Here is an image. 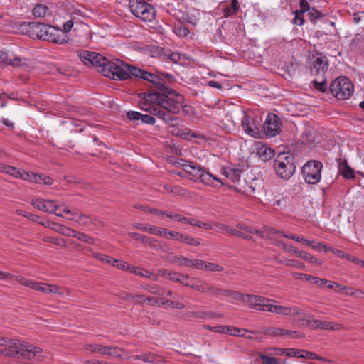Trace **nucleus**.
I'll use <instances>...</instances> for the list:
<instances>
[{
    "label": "nucleus",
    "mask_w": 364,
    "mask_h": 364,
    "mask_svg": "<svg viewBox=\"0 0 364 364\" xmlns=\"http://www.w3.org/2000/svg\"><path fill=\"white\" fill-rule=\"evenodd\" d=\"M79 58L87 65L95 66L104 76L114 80H124L132 77L140 78L141 69L124 63L119 59H108L94 51L81 50Z\"/></svg>",
    "instance_id": "obj_1"
},
{
    "label": "nucleus",
    "mask_w": 364,
    "mask_h": 364,
    "mask_svg": "<svg viewBox=\"0 0 364 364\" xmlns=\"http://www.w3.org/2000/svg\"><path fill=\"white\" fill-rule=\"evenodd\" d=\"M140 78L148 80L156 87L154 92L148 93L146 100L160 102L171 112L178 113L180 112L183 96L166 85L173 79L171 74L158 72L157 75H154L141 70Z\"/></svg>",
    "instance_id": "obj_2"
},
{
    "label": "nucleus",
    "mask_w": 364,
    "mask_h": 364,
    "mask_svg": "<svg viewBox=\"0 0 364 364\" xmlns=\"http://www.w3.org/2000/svg\"><path fill=\"white\" fill-rule=\"evenodd\" d=\"M0 345H7L10 349L5 353L6 355L14 356L17 358L33 359L43 361L44 358L41 355L42 350L28 343H20L18 341H7L5 338H0ZM1 353H4L0 351Z\"/></svg>",
    "instance_id": "obj_3"
},
{
    "label": "nucleus",
    "mask_w": 364,
    "mask_h": 364,
    "mask_svg": "<svg viewBox=\"0 0 364 364\" xmlns=\"http://www.w3.org/2000/svg\"><path fill=\"white\" fill-rule=\"evenodd\" d=\"M28 26L39 39L57 44H63L67 42L66 36L62 31L52 26L41 23H31Z\"/></svg>",
    "instance_id": "obj_4"
},
{
    "label": "nucleus",
    "mask_w": 364,
    "mask_h": 364,
    "mask_svg": "<svg viewBox=\"0 0 364 364\" xmlns=\"http://www.w3.org/2000/svg\"><path fill=\"white\" fill-rule=\"evenodd\" d=\"M148 93H140L139 95V105L142 109L149 112L151 114L156 116L159 119L163 120L165 123L168 124L173 121H176L177 117L173 114L176 113H173L168 111L163 105L159 102H151L146 100V97Z\"/></svg>",
    "instance_id": "obj_5"
},
{
    "label": "nucleus",
    "mask_w": 364,
    "mask_h": 364,
    "mask_svg": "<svg viewBox=\"0 0 364 364\" xmlns=\"http://www.w3.org/2000/svg\"><path fill=\"white\" fill-rule=\"evenodd\" d=\"M294 157L287 153H280L274 162L277 174L283 179H289L294 173Z\"/></svg>",
    "instance_id": "obj_6"
},
{
    "label": "nucleus",
    "mask_w": 364,
    "mask_h": 364,
    "mask_svg": "<svg viewBox=\"0 0 364 364\" xmlns=\"http://www.w3.org/2000/svg\"><path fill=\"white\" fill-rule=\"evenodd\" d=\"M242 121L241 127L244 132L254 138L260 136V127L262 124V117L255 114H246L245 111L241 110Z\"/></svg>",
    "instance_id": "obj_7"
},
{
    "label": "nucleus",
    "mask_w": 364,
    "mask_h": 364,
    "mask_svg": "<svg viewBox=\"0 0 364 364\" xmlns=\"http://www.w3.org/2000/svg\"><path fill=\"white\" fill-rule=\"evenodd\" d=\"M353 85L346 77H338L330 85L331 94L341 100L349 98L353 94Z\"/></svg>",
    "instance_id": "obj_8"
},
{
    "label": "nucleus",
    "mask_w": 364,
    "mask_h": 364,
    "mask_svg": "<svg viewBox=\"0 0 364 364\" xmlns=\"http://www.w3.org/2000/svg\"><path fill=\"white\" fill-rule=\"evenodd\" d=\"M131 12L144 21L151 22L155 18L154 8L143 0H129Z\"/></svg>",
    "instance_id": "obj_9"
},
{
    "label": "nucleus",
    "mask_w": 364,
    "mask_h": 364,
    "mask_svg": "<svg viewBox=\"0 0 364 364\" xmlns=\"http://www.w3.org/2000/svg\"><path fill=\"white\" fill-rule=\"evenodd\" d=\"M323 164L318 161H309L302 168V174L305 181L309 184L318 183L321 178Z\"/></svg>",
    "instance_id": "obj_10"
},
{
    "label": "nucleus",
    "mask_w": 364,
    "mask_h": 364,
    "mask_svg": "<svg viewBox=\"0 0 364 364\" xmlns=\"http://www.w3.org/2000/svg\"><path fill=\"white\" fill-rule=\"evenodd\" d=\"M85 349L92 353L107 355L113 358H118L122 360L129 359V357L125 353V350L117 347L102 346L98 343L86 344Z\"/></svg>",
    "instance_id": "obj_11"
},
{
    "label": "nucleus",
    "mask_w": 364,
    "mask_h": 364,
    "mask_svg": "<svg viewBox=\"0 0 364 364\" xmlns=\"http://www.w3.org/2000/svg\"><path fill=\"white\" fill-rule=\"evenodd\" d=\"M179 282L186 287L208 295L209 291H213L215 290L213 285L206 282L199 277H190L188 274H181Z\"/></svg>",
    "instance_id": "obj_12"
},
{
    "label": "nucleus",
    "mask_w": 364,
    "mask_h": 364,
    "mask_svg": "<svg viewBox=\"0 0 364 364\" xmlns=\"http://www.w3.org/2000/svg\"><path fill=\"white\" fill-rule=\"evenodd\" d=\"M31 203L35 208L41 211L53 213L59 217H63L62 213H58V210L60 208L61 205L57 204L54 200L38 198L32 199Z\"/></svg>",
    "instance_id": "obj_13"
},
{
    "label": "nucleus",
    "mask_w": 364,
    "mask_h": 364,
    "mask_svg": "<svg viewBox=\"0 0 364 364\" xmlns=\"http://www.w3.org/2000/svg\"><path fill=\"white\" fill-rule=\"evenodd\" d=\"M272 302L273 299L255 294H247L245 301L250 308L262 311H268Z\"/></svg>",
    "instance_id": "obj_14"
},
{
    "label": "nucleus",
    "mask_w": 364,
    "mask_h": 364,
    "mask_svg": "<svg viewBox=\"0 0 364 364\" xmlns=\"http://www.w3.org/2000/svg\"><path fill=\"white\" fill-rule=\"evenodd\" d=\"M268 312L291 317H298L301 314V311L296 306H284L275 300L270 304Z\"/></svg>",
    "instance_id": "obj_15"
},
{
    "label": "nucleus",
    "mask_w": 364,
    "mask_h": 364,
    "mask_svg": "<svg viewBox=\"0 0 364 364\" xmlns=\"http://www.w3.org/2000/svg\"><path fill=\"white\" fill-rule=\"evenodd\" d=\"M281 121L273 114H269L264 122L263 129L265 134L269 136H274L280 131Z\"/></svg>",
    "instance_id": "obj_16"
},
{
    "label": "nucleus",
    "mask_w": 364,
    "mask_h": 364,
    "mask_svg": "<svg viewBox=\"0 0 364 364\" xmlns=\"http://www.w3.org/2000/svg\"><path fill=\"white\" fill-rule=\"evenodd\" d=\"M214 289H215L213 291H209L208 295L215 296V295H223L229 299V300L233 303L243 302L246 301L247 294H242L239 291H230L226 289H219L214 286Z\"/></svg>",
    "instance_id": "obj_17"
},
{
    "label": "nucleus",
    "mask_w": 364,
    "mask_h": 364,
    "mask_svg": "<svg viewBox=\"0 0 364 364\" xmlns=\"http://www.w3.org/2000/svg\"><path fill=\"white\" fill-rule=\"evenodd\" d=\"M328 68L327 59L324 56L317 55L311 67V73L313 75L323 77Z\"/></svg>",
    "instance_id": "obj_18"
},
{
    "label": "nucleus",
    "mask_w": 364,
    "mask_h": 364,
    "mask_svg": "<svg viewBox=\"0 0 364 364\" xmlns=\"http://www.w3.org/2000/svg\"><path fill=\"white\" fill-rule=\"evenodd\" d=\"M216 227L222 231L230 233L231 235H237L239 237H243L245 239H250V240L252 239V235L255 234V233H250L248 231V230L246 229V228H249L248 226H246L241 223H238L237 225V227L238 228H240L242 231L236 230L230 228L228 226H225L223 225H220V224H217Z\"/></svg>",
    "instance_id": "obj_19"
},
{
    "label": "nucleus",
    "mask_w": 364,
    "mask_h": 364,
    "mask_svg": "<svg viewBox=\"0 0 364 364\" xmlns=\"http://www.w3.org/2000/svg\"><path fill=\"white\" fill-rule=\"evenodd\" d=\"M216 227L222 231L230 233L231 235H237L239 237H243L245 239H250V240L252 239V235L255 234V233H250L248 231V230L246 229V228H249L248 226H246L241 223H238L237 225V227L238 228H240L242 231L236 230L230 228L228 226H225L223 225H220V224H217Z\"/></svg>",
    "instance_id": "obj_20"
},
{
    "label": "nucleus",
    "mask_w": 364,
    "mask_h": 364,
    "mask_svg": "<svg viewBox=\"0 0 364 364\" xmlns=\"http://www.w3.org/2000/svg\"><path fill=\"white\" fill-rule=\"evenodd\" d=\"M246 229L248 230L250 233H255V235H259L262 238H268L274 240V242H277L276 240L277 235H282V233H284V232L277 231L271 227H264L263 230H257L252 228H246Z\"/></svg>",
    "instance_id": "obj_21"
},
{
    "label": "nucleus",
    "mask_w": 364,
    "mask_h": 364,
    "mask_svg": "<svg viewBox=\"0 0 364 364\" xmlns=\"http://www.w3.org/2000/svg\"><path fill=\"white\" fill-rule=\"evenodd\" d=\"M127 117L129 120L135 122L139 124V122L147 124H154L156 122L155 119L147 114H142L136 111H129L127 112Z\"/></svg>",
    "instance_id": "obj_22"
},
{
    "label": "nucleus",
    "mask_w": 364,
    "mask_h": 364,
    "mask_svg": "<svg viewBox=\"0 0 364 364\" xmlns=\"http://www.w3.org/2000/svg\"><path fill=\"white\" fill-rule=\"evenodd\" d=\"M42 292L45 294H54L59 295L62 297H66L69 296L70 292L68 289L63 288L60 286L50 284H43V287L42 289Z\"/></svg>",
    "instance_id": "obj_23"
},
{
    "label": "nucleus",
    "mask_w": 364,
    "mask_h": 364,
    "mask_svg": "<svg viewBox=\"0 0 364 364\" xmlns=\"http://www.w3.org/2000/svg\"><path fill=\"white\" fill-rule=\"evenodd\" d=\"M181 167L186 173H189L195 178H198L203 171V168L200 166L191 161L185 160H181Z\"/></svg>",
    "instance_id": "obj_24"
},
{
    "label": "nucleus",
    "mask_w": 364,
    "mask_h": 364,
    "mask_svg": "<svg viewBox=\"0 0 364 364\" xmlns=\"http://www.w3.org/2000/svg\"><path fill=\"white\" fill-rule=\"evenodd\" d=\"M63 213L67 215H72V218H67V219L77 223L80 225H86L90 223V218L81 213L72 211L67 208H63Z\"/></svg>",
    "instance_id": "obj_25"
},
{
    "label": "nucleus",
    "mask_w": 364,
    "mask_h": 364,
    "mask_svg": "<svg viewBox=\"0 0 364 364\" xmlns=\"http://www.w3.org/2000/svg\"><path fill=\"white\" fill-rule=\"evenodd\" d=\"M198 178L200 181L205 185L210 186H216L215 182L220 183L221 185H224L225 183L219 178L213 176L209 172L205 171L203 169L202 173L200 174Z\"/></svg>",
    "instance_id": "obj_26"
},
{
    "label": "nucleus",
    "mask_w": 364,
    "mask_h": 364,
    "mask_svg": "<svg viewBox=\"0 0 364 364\" xmlns=\"http://www.w3.org/2000/svg\"><path fill=\"white\" fill-rule=\"evenodd\" d=\"M15 279L21 284L25 287H28L33 290L42 292V289L44 283L38 282L32 279H28L21 276H15Z\"/></svg>",
    "instance_id": "obj_27"
},
{
    "label": "nucleus",
    "mask_w": 364,
    "mask_h": 364,
    "mask_svg": "<svg viewBox=\"0 0 364 364\" xmlns=\"http://www.w3.org/2000/svg\"><path fill=\"white\" fill-rule=\"evenodd\" d=\"M15 279L21 284L25 287H28L33 290L42 292V289L44 283L38 282L32 279H28L21 276H15Z\"/></svg>",
    "instance_id": "obj_28"
},
{
    "label": "nucleus",
    "mask_w": 364,
    "mask_h": 364,
    "mask_svg": "<svg viewBox=\"0 0 364 364\" xmlns=\"http://www.w3.org/2000/svg\"><path fill=\"white\" fill-rule=\"evenodd\" d=\"M222 174L229 179L232 183H237L240 179L241 171L236 168H223Z\"/></svg>",
    "instance_id": "obj_29"
},
{
    "label": "nucleus",
    "mask_w": 364,
    "mask_h": 364,
    "mask_svg": "<svg viewBox=\"0 0 364 364\" xmlns=\"http://www.w3.org/2000/svg\"><path fill=\"white\" fill-rule=\"evenodd\" d=\"M28 181L36 183H43L45 185H51L53 182L50 177L44 175H38L35 173H29Z\"/></svg>",
    "instance_id": "obj_30"
},
{
    "label": "nucleus",
    "mask_w": 364,
    "mask_h": 364,
    "mask_svg": "<svg viewBox=\"0 0 364 364\" xmlns=\"http://www.w3.org/2000/svg\"><path fill=\"white\" fill-rule=\"evenodd\" d=\"M130 272L136 275H139L142 277L150 279L153 281H156L158 279V275L156 274L134 266H132L130 268Z\"/></svg>",
    "instance_id": "obj_31"
},
{
    "label": "nucleus",
    "mask_w": 364,
    "mask_h": 364,
    "mask_svg": "<svg viewBox=\"0 0 364 364\" xmlns=\"http://www.w3.org/2000/svg\"><path fill=\"white\" fill-rule=\"evenodd\" d=\"M274 154V151L272 149L264 145H261V146L257 149V155L259 158L263 161L271 159Z\"/></svg>",
    "instance_id": "obj_32"
},
{
    "label": "nucleus",
    "mask_w": 364,
    "mask_h": 364,
    "mask_svg": "<svg viewBox=\"0 0 364 364\" xmlns=\"http://www.w3.org/2000/svg\"><path fill=\"white\" fill-rule=\"evenodd\" d=\"M6 173L16 178H21L23 180H28L29 176V172L23 171L16 167L11 166H9L7 168Z\"/></svg>",
    "instance_id": "obj_33"
},
{
    "label": "nucleus",
    "mask_w": 364,
    "mask_h": 364,
    "mask_svg": "<svg viewBox=\"0 0 364 364\" xmlns=\"http://www.w3.org/2000/svg\"><path fill=\"white\" fill-rule=\"evenodd\" d=\"M134 359L141 360H143L144 362L149 363H159L161 361L159 357L157 355L154 354L152 353L137 355L134 357Z\"/></svg>",
    "instance_id": "obj_34"
},
{
    "label": "nucleus",
    "mask_w": 364,
    "mask_h": 364,
    "mask_svg": "<svg viewBox=\"0 0 364 364\" xmlns=\"http://www.w3.org/2000/svg\"><path fill=\"white\" fill-rule=\"evenodd\" d=\"M129 236L149 246H154L156 243V240L136 232H129Z\"/></svg>",
    "instance_id": "obj_35"
},
{
    "label": "nucleus",
    "mask_w": 364,
    "mask_h": 364,
    "mask_svg": "<svg viewBox=\"0 0 364 364\" xmlns=\"http://www.w3.org/2000/svg\"><path fill=\"white\" fill-rule=\"evenodd\" d=\"M302 143L307 146H312L316 142V136L314 132L311 129H307L301 136Z\"/></svg>",
    "instance_id": "obj_36"
},
{
    "label": "nucleus",
    "mask_w": 364,
    "mask_h": 364,
    "mask_svg": "<svg viewBox=\"0 0 364 364\" xmlns=\"http://www.w3.org/2000/svg\"><path fill=\"white\" fill-rule=\"evenodd\" d=\"M183 19L192 25H196L200 19V11L196 9L190 10L183 16Z\"/></svg>",
    "instance_id": "obj_37"
},
{
    "label": "nucleus",
    "mask_w": 364,
    "mask_h": 364,
    "mask_svg": "<svg viewBox=\"0 0 364 364\" xmlns=\"http://www.w3.org/2000/svg\"><path fill=\"white\" fill-rule=\"evenodd\" d=\"M225 333L234 336L246 337V334L248 333V331L245 328H239L230 326H226Z\"/></svg>",
    "instance_id": "obj_38"
},
{
    "label": "nucleus",
    "mask_w": 364,
    "mask_h": 364,
    "mask_svg": "<svg viewBox=\"0 0 364 364\" xmlns=\"http://www.w3.org/2000/svg\"><path fill=\"white\" fill-rule=\"evenodd\" d=\"M26 63V59L25 58L16 56L13 53H9L8 63H6V64L12 65L14 67L21 66Z\"/></svg>",
    "instance_id": "obj_39"
},
{
    "label": "nucleus",
    "mask_w": 364,
    "mask_h": 364,
    "mask_svg": "<svg viewBox=\"0 0 364 364\" xmlns=\"http://www.w3.org/2000/svg\"><path fill=\"white\" fill-rule=\"evenodd\" d=\"M237 4H238L237 0H232L231 4L227 5L223 9V16L225 18H228V17L235 14L239 9Z\"/></svg>",
    "instance_id": "obj_40"
},
{
    "label": "nucleus",
    "mask_w": 364,
    "mask_h": 364,
    "mask_svg": "<svg viewBox=\"0 0 364 364\" xmlns=\"http://www.w3.org/2000/svg\"><path fill=\"white\" fill-rule=\"evenodd\" d=\"M134 228L145 231L150 234H156L157 226H154L152 225L146 224V223H135L132 225Z\"/></svg>",
    "instance_id": "obj_41"
},
{
    "label": "nucleus",
    "mask_w": 364,
    "mask_h": 364,
    "mask_svg": "<svg viewBox=\"0 0 364 364\" xmlns=\"http://www.w3.org/2000/svg\"><path fill=\"white\" fill-rule=\"evenodd\" d=\"M191 259L189 258H186L183 256H173L170 257L169 261L175 264H177L178 266H183L186 267H189Z\"/></svg>",
    "instance_id": "obj_42"
},
{
    "label": "nucleus",
    "mask_w": 364,
    "mask_h": 364,
    "mask_svg": "<svg viewBox=\"0 0 364 364\" xmlns=\"http://www.w3.org/2000/svg\"><path fill=\"white\" fill-rule=\"evenodd\" d=\"M258 355L262 364H282L278 359L267 354L265 351L264 353H259Z\"/></svg>",
    "instance_id": "obj_43"
},
{
    "label": "nucleus",
    "mask_w": 364,
    "mask_h": 364,
    "mask_svg": "<svg viewBox=\"0 0 364 364\" xmlns=\"http://www.w3.org/2000/svg\"><path fill=\"white\" fill-rule=\"evenodd\" d=\"M274 244L277 247L282 248L284 251L289 253H294L297 257H299V255L301 252L300 250L294 247L293 246L288 245L282 241L275 242H274Z\"/></svg>",
    "instance_id": "obj_44"
},
{
    "label": "nucleus",
    "mask_w": 364,
    "mask_h": 364,
    "mask_svg": "<svg viewBox=\"0 0 364 364\" xmlns=\"http://www.w3.org/2000/svg\"><path fill=\"white\" fill-rule=\"evenodd\" d=\"M277 262L279 264H284L287 267H291L296 268L298 269H303L304 268V264L299 262L296 259H284V260H280L277 259Z\"/></svg>",
    "instance_id": "obj_45"
},
{
    "label": "nucleus",
    "mask_w": 364,
    "mask_h": 364,
    "mask_svg": "<svg viewBox=\"0 0 364 364\" xmlns=\"http://www.w3.org/2000/svg\"><path fill=\"white\" fill-rule=\"evenodd\" d=\"M48 13V8L43 4H38L33 9V14L36 17H45Z\"/></svg>",
    "instance_id": "obj_46"
},
{
    "label": "nucleus",
    "mask_w": 364,
    "mask_h": 364,
    "mask_svg": "<svg viewBox=\"0 0 364 364\" xmlns=\"http://www.w3.org/2000/svg\"><path fill=\"white\" fill-rule=\"evenodd\" d=\"M264 351L267 353V354H269L270 355L273 356V355H287V356H290L291 354L287 351V349H284V348H266L264 350Z\"/></svg>",
    "instance_id": "obj_47"
},
{
    "label": "nucleus",
    "mask_w": 364,
    "mask_h": 364,
    "mask_svg": "<svg viewBox=\"0 0 364 364\" xmlns=\"http://www.w3.org/2000/svg\"><path fill=\"white\" fill-rule=\"evenodd\" d=\"M173 32L180 38L186 37L190 33L189 29L183 24L175 26Z\"/></svg>",
    "instance_id": "obj_48"
},
{
    "label": "nucleus",
    "mask_w": 364,
    "mask_h": 364,
    "mask_svg": "<svg viewBox=\"0 0 364 364\" xmlns=\"http://www.w3.org/2000/svg\"><path fill=\"white\" fill-rule=\"evenodd\" d=\"M159 274H161L162 276L169 279L170 280L173 282H179L180 281V273L178 272H168L166 270H159Z\"/></svg>",
    "instance_id": "obj_49"
},
{
    "label": "nucleus",
    "mask_w": 364,
    "mask_h": 364,
    "mask_svg": "<svg viewBox=\"0 0 364 364\" xmlns=\"http://www.w3.org/2000/svg\"><path fill=\"white\" fill-rule=\"evenodd\" d=\"M142 288L144 290H146L153 294L159 295V296H162L163 293L164 292V291L163 289H161L159 287L155 286V285L146 284V285H143Z\"/></svg>",
    "instance_id": "obj_50"
},
{
    "label": "nucleus",
    "mask_w": 364,
    "mask_h": 364,
    "mask_svg": "<svg viewBox=\"0 0 364 364\" xmlns=\"http://www.w3.org/2000/svg\"><path fill=\"white\" fill-rule=\"evenodd\" d=\"M298 257H300L304 260L309 261L311 263L317 264L318 265L321 264V262L319 261L318 259H316L315 257H314L313 255H311L306 252H303L301 250Z\"/></svg>",
    "instance_id": "obj_51"
},
{
    "label": "nucleus",
    "mask_w": 364,
    "mask_h": 364,
    "mask_svg": "<svg viewBox=\"0 0 364 364\" xmlns=\"http://www.w3.org/2000/svg\"><path fill=\"white\" fill-rule=\"evenodd\" d=\"M112 267H115L121 270H129L130 272V268L132 266L128 264L127 262L124 261H119L116 259H113V261H112L111 264Z\"/></svg>",
    "instance_id": "obj_52"
},
{
    "label": "nucleus",
    "mask_w": 364,
    "mask_h": 364,
    "mask_svg": "<svg viewBox=\"0 0 364 364\" xmlns=\"http://www.w3.org/2000/svg\"><path fill=\"white\" fill-rule=\"evenodd\" d=\"M92 256L94 258H96L98 260H100L104 263L108 264H111L112 261H113L112 257H111L108 255H104V254H101V253H97V252H94L92 253Z\"/></svg>",
    "instance_id": "obj_53"
},
{
    "label": "nucleus",
    "mask_w": 364,
    "mask_h": 364,
    "mask_svg": "<svg viewBox=\"0 0 364 364\" xmlns=\"http://www.w3.org/2000/svg\"><path fill=\"white\" fill-rule=\"evenodd\" d=\"M341 174L347 179L355 178L353 170L348 165H345L341 168Z\"/></svg>",
    "instance_id": "obj_54"
},
{
    "label": "nucleus",
    "mask_w": 364,
    "mask_h": 364,
    "mask_svg": "<svg viewBox=\"0 0 364 364\" xmlns=\"http://www.w3.org/2000/svg\"><path fill=\"white\" fill-rule=\"evenodd\" d=\"M341 328V325L339 323H334L328 321L321 322V329H330V330H338Z\"/></svg>",
    "instance_id": "obj_55"
},
{
    "label": "nucleus",
    "mask_w": 364,
    "mask_h": 364,
    "mask_svg": "<svg viewBox=\"0 0 364 364\" xmlns=\"http://www.w3.org/2000/svg\"><path fill=\"white\" fill-rule=\"evenodd\" d=\"M166 217L170 219H172L173 220L183 223H186V218H187L180 214H177L175 213H168V212H167V213H166Z\"/></svg>",
    "instance_id": "obj_56"
},
{
    "label": "nucleus",
    "mask_w": 364,
    "mask_h": 364,
    "mask_svg": "<svg viewBox=\"0 0 364 364\" xmlns=\"http://www.w3.org/2000/svg\"><path fill=\"white\" fill-rule=\"evenodd\" d=\"M181 242H184L186 244L194 245V246H198L200 245V242L197 240H196L193 237H191L188 235H186V234L183 235Z\"/></svg>",
    "instance_id": "obj_57"
},
{
    "label": "nucleus",
    "mask_w": 364,
    "mask_h": 364,
    "mask_svg": "<svg viewBox=\"0 0 364 364\" xmlns=\"http://www.w3.org/2000/svg\"><path fill=\"white\" fill-rule=\"evenodd\" d=\"M293 23L298 26H302L304 24V13L299 10L294 11V18Z\"/></svg>",
    "instance_id": "obj_58"
},
{
    "label": "nucleus",
    "mask_w": 364,
    "mask_h": 364,
    "mask_svg": "<svg viewBox=\"0 0 364 364\" xmlns=\"http://www.w3.org/2000/svg\"><path fill=\"white\" fill-rule=\"evenodd\" d=\"M205 263L203 260L191 259L189 267H194L199 270L205 269Z\"/></svg>",
    "instance_id": "obj_59"
},
{
    "label": "nucleus",
    "mask_w": 364,
    "mask_h": 364,
    "mask_svg": "<svg viewBox=\"0 0 364 364\" xmlns=\"http://www.w3.org/2000/svg\"><path fill=\"white\" fill-rule=\"evenodd\" d=\"M171 232V230H169L168 229L157 227L155 235H158V236L163 237L166 239H169Z\"/></svg>",
    "instance_id": "obj_60"
},
{
    "label": "nucleus",
    "mask_w": 364,
    "mask_h": 364,
    "mask_svg": "<svg viewBox=\"0 0 364 364\" xmlns=\"http://www.w3.org/2000/svg\"><path fill=\"white\" fill-rule=\"evenodd\" d=\"M59 233L65 236L75 237L77 232L68 227L62 225Z\"/></svg>",
    "instance_id": "obj_61"
},
{
    "label": "nucleus",
    "mask_w": 364,
    "mask_h": 364,
    "mask_svg": "<svg viewBox=\"0 0 364 364\" xmlns=\"http://www.w3.org/2000/svg\"><path fill=\"white\" fill-rule=\"evenodd\" d=\"M205 269L211 272H220L223 270V267L215 263H205Z\"/></svg>",
    "instance_id": "obj_62"
},
{
    "label": "nucleus",
    "mask_w": 364,
    "mask_h": 364,
    "mask_svg": "<svg viewBox=\"0 0 364 364\" xmlns=\"http://www.w3.org/2000/svg\"><path fill=\"white\" fill-rule=\"evenodd\" d=\"M264 333L269 336H281L282 329L279 328H269L264 331Z\"/></svg>",
    "instance_id": "obj_63"
},
{
    "label": "nucleus",
    "mask_w": 364,
    "mask_h": 364,
    "mask_svg": "<svg viewBox=\"0 0 364 364\" xmlns=\"http://www.w3.org/2000/svg\"><path fill=\"white\" fill-rule=\"evenodd\" d=\"M308 15L311 21H315L316 20L320 18L321 17V14L319 11L315 9L314 8L310 9L308 11Z\"/></svg>",
    "instance_id": "obj_64"
}]
</instances>
